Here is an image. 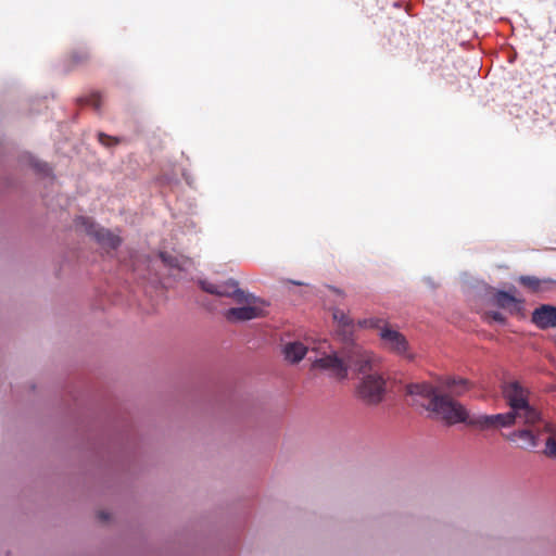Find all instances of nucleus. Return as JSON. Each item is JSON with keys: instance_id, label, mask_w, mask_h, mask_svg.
<instances>
[{"instance_id": "obj_18", "label": "nucleus", "mask_w": 556, "mask_h": 556, "mask_svg": "<svg viewBox=\"0 0 556 556\" xmlns=\"http://www.w3.org/2000/svg\"><path fill=\"white\" fill-rule=\"evenodd\" d=\"M86 104L93 106L96 110L101 108V97L99 93H92L83 100Z\"/></svg>"}, {"instance_id": "obj_21", "label": "nucleus", "mask_w": 556, "mask_h": 556, "mask_svg": "<svg viewBox=\"0 0 556 556\" xmlns=\"http://www.w3.org/2000/svg\"><path fill=\"white\" fill-rule=\"evenodd\" d=\"M98 516L103 521H105V520H108L110 518L109 514L105 513V511H100Z\"/></svg>"}, {"instance_id": "obj_1", "label": "nucleus", "mask_w": 556, "mask_h": 556, "mask_svg": "<svg viewBox=\"0 0 556 556\" xmlns=\"http://www.w3.org/2000/svg\"><path fill=\"white\" fill-rule=\"evenodd\" d=\"M333 319L337 321V336L345 344L343 348L344 359L336 354L325 355L313 362V368L327 370L337 379L346 378L348 367L359 372L374 369L379 363V358L372 352L354 343L355 326L353 320L341 309H334Z\"/></svg>"}, {"instance_id": "obj_10", "label": "nucleus", "mask_w": 556, "mask_h": 556, "mask_svg": "<svg viewBox=\"0 0 556 556\" xmlns=\"http://www.w3.org/2000/svg\"><path fill=\"white\" fill-rule=\"evenodd\" d=\"M261 301L254 295V300L251 302H243L245 304L241 307L229 308L225 313V317L229 321H245L262 316L263 309L257 305Z\"/></svg>"}, {"instance_id": "obj_14", "label": "nucleus", "mask_w": 556, "mask_h": 556, "mask_svg": "<svg viewBox=\"0 0 556 556\" xmlns=\"http://www.w3.org/2000/svg\"><path fill=\"white\" fill-rule=\"evenodd\" d=\"M495 304L510 313L519 312L521 309L522 300L517 299L514 294L506 291H497L494 294Z\"/></svg>"}, {"instance_id": "obj_16", "label": "nucleus", "mask_w": 556, "mask_h": 556, "mask_svg": "<svg viewBox=\"0 0 556 556\" xmlns=\"http://www.w3.org/2000/svg\"><path fill=\"white\" fill-rule=\"evenodd\" d=\"M88 59H89V53L85 50L73 51L70 55V61L74 65L84 63Z\"/></svg>"}, {"instance_id": "obj_7", "label": "nucleus", "mask_w": 556, "mask_h": 556, "mask_svg": "<svg viewBox=\"0 0 556 556\" xmlns=\"http://www.w3.org/2000/svg\"><path fill=\"white\" fill-rule=\"evenodd\" d=\"M384 392L386 380L377 372L366 375L357 389L361 400L370 405L380 403L383 399Z\"/></svg>"}, {"instance_id": "obj_15", "label": "nucleus", "mask_w": 556, "mask_h": 556, "mask_svg": "<svg viewBox=\"0 0 556 556\" xmlns=\"http://www.w3.org/2000/svg\"><path fill=\"white\" fill-rule=\"evenodd\" d=\"M308 348L304 345L302 342L293 341L288 342L283 345V355L285 358L290 363H299L304 358L307 353Z\"/></svg>"}, {"instance_id": "obj_2", "label": "nucleus", "mask_w": 556, "mask_h": 556, "mask_svg": "<svg viewBox=\"0 0 556 556\" xmlns=\"http://www.w3.org/2000/svg\"><path fill=\"white\" fill-rule=\"evenodd\" d=\"M406 393L413 397L415 404L435 413L448 425L467 421L466 408L446 394H442L440 384L438 387L426 382L408 384Z\"/></svg>"}, {"instance_id": "obj_3", "label": "nucleus", "mask_w": 556, "mask_h": 556, "mask_svg": "<svg viewBox=\"0 0 556 556\" xmlns=\"http://www.w3.org/2000/svg\"><path fill=\"white\" fill-rule=\"evenodd\" d=\"M502 393L510 410L517 414L519 421L525 425L526 428H530L542 417L541 413L529 403V389L519 381L513 380L504 382Z\"/></svg>"}, {"instance_id": "obj_8", "label": "nucleus", "mask_w": 556, "mask_h": 556, "mask_svg": "<svg viewBox=\"0 0 556 556\" xmlns=\"http://www.w3.org/2000/svg\"><path fill=\"white\" fill-rule=\"evenodd\" d=\"M466 422L481 428L509 427L515 424H521L519 417H517V414H514L513 410L496 415H481L476 418H469L467 414Z\"/></svg>"}, {"instance_id": "obj_5", "label": "nucleus", "mask_w": 556, "mask_h": 556, "mask_svg": "<svg viewBox=\"0 0 556 556\" xmlns=\"http://www.w3.org/2000/svg\"><path fill=\"white\" fill-rule=\"evenodd\" d=\"M364 328H376L379 330V337L382 345L388 351L405 357L408 361L414 359V354L409 350V343L405 336L400 331L392 329L389 325L379 318H368L358 321Z\"/></svg>"}, {"instance_id": "obj_19", "label": "nucleus", "mask_w": 556, "mask_h": 556, "mask_svg": "<svg viewBox=\"0 0 556 556\" xmlns=\"http://www.w3.org/2000/svg\"><path fill=\"white\" fill-rule=\"evenodd\" d=\"M160 257H161V260L163 261L164 264H166V265H168L170 267H179V262H178L177 257H175L173 255H169L166 252H162L160 254Z\"/></svg>"}, {"instance_id": "obj_6", "label": "nucleus", "mask_w": 556, "mask_h": 556, "mask_svg": "<svg viewBox=\"0 0 556 556\" xmlns=\"http://www.w3.org/2000/svg\"><path fill=\"white\" fill-rule=\"evenodd\" d=\"M201 289L207 293L233 299L237 303L254 300L252 293H248L239 288L238 281L229 279L222 283H213L206 280L200 281Z\"/></svg>"}, {"instance_id": "obj_17", "label": "nucleus", "mask_w": 556, "mask_h": 556, "mask_svg": "<svg viewBox=\"0 0 556 556\" xmlns=\"http://www.w3.org/2000/svg\"><path fill=\"white\" fill-rule=\"evenodd\" d=\"M100 143L106 147H112L115 144H118L121 142V139L117 137L108 136L103 132H99L98 135Z\"/></svg>"}, {"instance_id": "obj_9", "label": "nucleus", "mask_w": 556, "mask_h": 556, "mask_svg": "<svg viewBox=\"0 0 556 556\" xmlns=\"http://www.w3.org/2000/svg\"><path fill=\"white\" fill-rule=\"evenodd\" d=\"M81 226L104 249L114 250L121 244V238L110 230L94 225L89 218H79Z\"/></svg>"}, {"instance_id": "obj_13", "label": "nucleus", "mask_w": 556, "mask_h": 556, "mask_svg": "<svg viewBox=\"0 0 556 556\" xmlns=\"http://www.w3.org/2000/svg\"><path fill=\"white\" fill-rule=\"evenodd\" d=\"M518 281L525 288L529 289L532 292H536V293L549 291L556 285L555 279H551V278L540 279L534 276H520L518 278Z\"/></svg>"}, {"instance_id": "obj_11", "label": "nucleus", "mask_w": 556, "mask_h": 556, "mask_svg": "<svg viewBox=\"0 0 556 556\" xmlns=\"http://www.w3.org/2000/svg\"><path fill=\"white\" fill-rule=\"evenodd\" d=\"M532 321L541 329L556 327V307L552 305H541L532 314Z\"/></svg>"}, {"instance_id": "obj_12", "label": "nucleus", "mask_w": 556, "mask_h": 556, "mask_svg": "<svg viewBox=\"0 0 556 556\" xmlns=\"http://www.w3.org/2000/svg\"><path fill=\"white\" fill-rule=\"evenodd\" d=\"M441 393L450 395L460 396L469 390L470 383L468 380L463 378L446 377L440 380Z\"/></svg>"}, {"instance_id": "obj_4", "label": "nucleus", "mask_w": 556, "mask_h": 556, "mask_svg": "<svg viewBox=\"0 0 556 556\" xmlns=\"http://www.w3.org/2000/svg\"><path fill=\"white\" fill-rule=\"evenodd\" d=\"M510 441L521 440L522 448H533L544 440L545 447L543 453L546 457L556 459V426L544 420L542 417L530 428L514 431L509 435Z\"/></svg>"}, {"instance_id": "obj_20", "label": "nucleus", "mask_w": 556, "mask_h": 556, "mask_svg": "<svg viewBox=\"0 0 556 556\" xmlns=\"http://www.w3.org/2000/svg\"><path fill=\"white\" fill-rule=\"evenodd\" d=\"M486 316L489 318L493 319L494 321L500 323V324H504L505 323V317L500 312H490V313H488Z\"/></svg>"}]
</instances>
